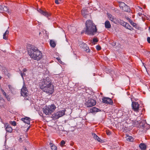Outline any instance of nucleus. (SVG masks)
I'll return each instance as SVG.
<instances>
[{
	"instance_id": "nucleus-1",
	"label": "nucleus",
	"mask_w": 150,
	"mask_h": 150,
	"mask_svg": "<svg viewBox=\"0 0 150 150\" xmlns=\"http://www.w3.org/2000/svg\"><path fill=\"white\" fill-rule=\"evenodd\" d=\"M40 88L44 92L52 94L54 91V87L51 79L48 77L43 78L39 83Z\"/></svg>"
},
{
	"instance_id": "nucleus-2",
	"label": "nucleus",
	"mask_w": 150,
	"mask_h": 150,
	"mask_svg": "<svg viewBox=\"0 0 150 150\" xmlns=\"http://www.w3.org/2000/svg\"><path fill=\"white\" fill-rule=\"evenodd\" d=\"M86 29L85 33L88 35H93L97 31V29L95 25L91 20H88L86 21Z\"/></svg>"
},
{
	"instance_id": "nucleus-3",
	"label": "nucleus",
	"mask_w": 150,
	"mask_h": 150,
	"mask_svg": "<svg viewBox=\"0 0 150 150\" xmlns=\"http://www.w3.org/2000/svg\"><path fill=\"white\" fill-rule=\"evenodd\" d=\"M29 56L35 60H39L42 57V54L36 47H32L28 52Z\"/></svg>"
},
{
	"instance_id": "nucleus-4",
	"label": "nucleus",
	"mask_w": 150,
	"mask_h": 150,
	"mask_svg": "<svg viewBox=\"0 0 150 150\" xmlns=\"http://www.w3.org/2000/svg\"><path fill=\"white\" fill-rule=\"evenodd\" d=\"M56 107L54 104L46 106L43 109V112L46 115H49L52 113L55 110Z\"/></svg>"
},
{
	"instance_id": "nucleus-5",
	"label": "nucleus",
	"mask_w": 150,
	"mask_h": 150,
	"mask_svg": "<svg viewBox=\"0 0 150 150\" xmlns=\"http://www.w3.org/2000/svg\"><path fill=\"white\" fill-rule=\"evenodd\" d=\"M96 100L91 98H88L86 99L85 103L86 106L88 108L90 107L96 105Z\"/></svg>"
},
{
	"instance_id": "nucleus-6",
	"label": "nucleus",
	"mask_w": 150,
	"mask_h": 150,
	"mask_svg": "<svg viewBox=\"0 0 150 150\" xmlns=\"http://www.w3.org/2000/svg\"><path fill=\"white\" fill-rule=\"evenodd\" d=\"M66 110L64 109L62 110L57 112L53 114L54 117L55 118L58 119L63 116Z\"/></svg>"
},
{
	"instance_id": "nucleus-7",
	"label": "nucleus",
	"mask_w": 150,
	"mask_h": 150,
	"mask_svg": "<svg viewBox=\"0 0 150 150\" xmlns=\"http://www.w3.org/2000/svg\"><path fill=\"white\" fill-rule=\"evenodd\" d=\"M132 106L133 109L135 112H138L139 109V105L138 103L133 102L132 103Z\"/></svg>"
},
{
	"instance_id": "nucleus-8",
	"label": "nucleus",
	"mask_w": 150,
	"mask_h": 150,
	"mask_svg": "<svg viewBox=\"0 0 150 150\" xmlns=\"http://www.w3.org/2000/svg\"><path fill=\"white\" fill-rule=\"evenodd\" d=\"M25 86V85L24 84L21 91V95L24 97L26 96L28 94V90Z\"/></svg>"
},
{
	"instance_id": "nucleus-9",
	"label": "nucleus",
	"mask_w": 150,
	"mask_h": 150,
	"mask_svg": "<svg viewBox=\"0 0 150 150\" xmlns=\"http://www.w3.org/2000/svg\"><path fill=\"white\" fill-rule=\"evenodd\" d=\"M37 10L40 13L47 17L50 16L51 15L50 13H49L46 11H43L40 8L38 9Z\"/></svg>"
},
{
	"instance_id": "nucleus-10",
	"label": "nucleus",
	"mask_w": 150,
	"mask_h": 150,
	"mask_svg": "<svg viewBox=\"0 0 150 150\" xmlns=\"http://www.w3.org/2000/svg\"><path fill=\"white\" fill-rule=\"evenodd\" d=\"M102 102L105 103L109 104L112 105L113 104V102L112 100L107 97H104L102 99Z\"/></svg>"
},
{
	"instance_id": "nucleus-11",
	"label": "nucleus",
	"mask_w": 150,
	"mask_h": 150,
	"mask_svg": "<svg viewBox=\"0 0 150 150\" xmlns=\"http://www.w3.org/2000/svg\"><path fill=\"white\" fill-rule=\"evenodd\" d=\"M89 13L86 8L83 9L81 10V14L85 18H86V15L88 14Z\"/></svg>"
},
{
	"instance_id": "nucleus-12",
	"label": "nucleus",
	"mask_w": 150,
	"mask_h": 150,
	"mask_svg": "<svg viewBox=\"0 0 150 150\" xmlns=\"http://www.w3.org/2000/svg\"><path fill=\"white\" fill-rule=\"evenodd\" d=\"M82 46V48L84 51L86 52H89L90 51V49H89L88 47L87 46L86 44L83 43L81 45Z\"/></svg>"
},
{
	"instance_id": "nucleus-13",
	"label": "nucleus",
	"mask_w": 150,
	"mask_h": 150,
	"mask_svg": "<svg viewBox=\"0 0 150 150\" xmlns=\"http://www.w3.org/2000/svg\"><path fill=\"white\" fill-rule=\"evenodd\" d=\"M30 118L28 117L22 118L21 119V120L24 122L28 124H30Z\"/></svg>"
},
{
	"instance_id": "nucleus-14",
	"label": "nucleus",
	"mask_w": 150,
	"mask_h": 150,
	"mask_svg": "<svg viewBox=\"0 0 150 150\" xmlns=\"http://www.w3.org/2000/svg\"><path fill=\"white\" fill-rule=\"evenodd\" d=\"M5 129L6 131L8 132L11 133L12 131V128L8 123H6L5 125Z\"/></svg>"
},
{
	"instance_id": "nucleus-15",
	"label": "nucleus",
	"mask_w": 150,
	"mask_h": 150,
	"mask_svg": "<svg viewBox=\"0 0 150 150\" xmlns=\"http://www.w3.org/2000/svg\"><path fill=\"white\" fill-rule=\"evenodd\" d=\"M3 11H8L7 7L4 5L0 6V13L2 12Z\"/></svg>"
},
{
	"instance_id": "nucleus-16",
	"label": "nucleus",
	"mask_w": 150,
	"mask_h": 150,
	"mask_svg": "<svg viewBox=\"0 0 150 150\" xmlns=\"http://www.w3.org/2000/svg\"><path fill=\"white\" fill-rule=\"evenodd\" d=\"M109 19L112 22L115 23L117 22L116 18L113 16L111 15L108 14H107Z\"/></svg>"
},
{
	"instance_id": "nucleus-17",
	"label": "nucleus",
	"mask_w": 150,
	"mask_h": 150,
	"mask_svg": "<svg viewBox=\"0 0 150 150\" xmlns=\"http://www.w3.org/2000/svg\"><path fill=\"white\" fill-rule=\"evenodd\" d=\"M125 25V27L131 30H134L133 28L127 23L125 22L123 23Z\"/></svg>"
},
{
	"instance_id": "nucleus-18",
	"label": "nucleus",
	"mask_w": 150,
	"mask_h": 150,
	"mask_svg": "<svg viewBox=\"0 0 150 150\" xmlns=\"http://www.w3.org/2000/svg\"><path fill=\"white\" fill-rule=\"evenodd\" d=\"M105 28L107 29H109L111 28V25L110 22L108 21H106L105 23Z\"/></svg>"
},
{
	"instance_id": "nucleus-19",
	"label": "nucleus",
	"mask_w": 150,
	"mask_h": 150,
	"mask_svg": "<svg viewBox=\"0 0 150 150\" xmlns=\"http://www.w3.org/2000/svg\"><path fill=\"white\" fill-rule=\"evenodd\" d=\"M98 108L94 107L90 109L89 112L93 113L95 112H97L98 111Z\"/></svg>"
},
{
	"instance_id": "nucleus-20",
	"label": "nucleus",
	"mask_w": 150,
	"mask_h": 150,
	"mask_svg": "<svg viewBox=\"0 0 150 150\" xmlns=\"http://www.w3.org/2000/svg\"><path fill=\"white\" fill-rule=\"evenodd\" d=\"M9 33V31L6 30L3 35V38L4 39L7 40L8 38V35Z\"/></svg>"
},
{
	"instance_id": "nucleus-21",
	"label": "nucleus",
	"mask_w": 150,
	"mask_h": 150,
	"mask_svg": "<svg viewBox=\"0 0 150 150\" xmlns=\"http://www.w3.org/2000/svg\"><path fill=\"white\" fill-rule=\"evenodd\" d=\"M139 147L142 150H145L146 148V146L145 144L143 143H141L139 145Z\"/></svg>"
},
{
	"instance_id": "nucleus-22",
	"label": "nucleus",
	"mask_w": 150,
	"mask_h": 150,
	"mask_svg": "<svg viewBox=\"0 0 150 150\" xmlns=\"http://www.w3.org/2000/svg\"><path fill=\"white\" fill-rule=\"evenodd\" d=\"M124 11H128L129 10V7L126 5L122 9Z\"/></svg>"
},
{
	"instance_id": "nucleus-23",
	"label": "nucleus",
	"mask_w": 150,
	"mask_h": 150,
	"mask_svg": "<svg viewBox=\"0 0 150 150\" xmlns=\"http://www.w3.org/2000/svg\"><path fill=\"white\" fill-rule=\"evenodd\" d=\"M50 44L51 46L53 47H54L56 46V44L55 42L53 40H50Z\"/></svg>"
},
{
	"instance_id": "nucleus-24",
	"label": "nucleus",
	"mask_w": 150,
	"mask_h": 150,
	"mask_svg": "<svg viewBox=\"0 0 150 150\" xmlns=\"http://www.w3.org/2000/svg\"><path fill=\"white\" fill-rule=\"evenodd\" d=\"M50 145L52 150H57V147L56 146L51 143H50Z\"/></svg>"
},
{
	"instance_id": "nucleus-25",
	"label": "nucleus",
	"mask_w": 150,
	"mask_h": 150,
	"mask_svg": "<svg viewBox=\"0 0 150 150\" xmlns=\"http://www.w3.org/2000/svg\"><path fill=\"white\" fill-rule=\"evenodd\" d=\"M126 4L125 3L122 2H120L119 4V6L122 9L125 6Z\"/></svg>"
},
{
	"instance_id": "nucleus-26",
	"label": "nucleus",
	"mask_w": 150,
	"mask_h": 150,
	"mask_svg": "<svg viewBox=\"0 0 150 150\" xmlns=\"http://www.w3.org/2000/svg\"><path fill=\"white\" fill-rule=\"evenodd\" d=\"M127 140L128 141L132 142L133 141V139L132 137L127 136Z\"/></svg>"
},
{
	"instance_id": "nucleus-27",
	"label": "nucleus",
	"mask_w": 150,
	"mask_h": 150,
	"mask_svg": "<svg viewBox=\"0 0 150 150\" xmlns=\"http://www.w3.org/2000/svg\"><path fill=\"white\" fill-rule=\"evenodd\" d=\"M94 138L96 139L97 140V141H98V142H100V140H101L99 138L97 135L95 134L94 135Z\"/></svg>"
},
{
	"instance_id": "nucleus-28",
	"label": "nucleus",
	"mask_w": 150,
	"mask_h": 150,
	"mask_svg": "<svg viewBox=\"0 0 150 150\" xmlns=\"http://www.w3.org/2000/svg\"><path fill=\"white\" fill-rule=\"evenodd\" d=\"M1 91L2 92L3 94V95L6 97V98H7L8 97V96L5 92L4 91L3 89H1Z\"/></svg>"
},
{
	"instance_id": "nucleus-29",
	"label": "nucleus",
	"mask_w": 150,
	"mask_h": 150,
	"mask_svg": "<svg viewBox=\"0 0 150 150\" xmlns=\"http://www.w3.org/2000/svg\"><path fill=\"white\" fill-rule=\"evenodd\" d=\"M98 41V40L96 38H94L93 40L92 44H95V42H97Z\"/></svg>"
},
{
	"instance_id": "nucleus-30",
	"label": "nucleus",
	"mask_w": 150,
	"mask_h": 150,
	"mask_svg": "<svg viewBox=\"0 0 150 150\" xmlns=\"http://www.w3.org/2000/svg\"><path fill=\"white\" fill-rule=\"evenodd\" d=\"M8 87L9 89H10V91L11 92L14 89V88L12 87V86L11 85H8Z\"/></svg>"
},
{
	"instance_id": "nucleus-31",
	"label": "nucleus",
	"mask_w": 150,
	"mask_h": 150,
	"mask_svg": "<svg viewBox=\"0 0 150 150\" xmlns=\"http://www.w3.org/2000/svg\"><path fill=\"white\" fill-rule=\"evenodd\" d=\"M9 122L13 126H15L16 125V122L15 121H11Z\"/></svg>"
},
{
	"instance_id": "nucleus-32",
	"label": "nucleus",
	"mask_w": 150,
	"mask_h": 150,
	"mask_svg": "<svg viewBox=\"0 0 150 150\" xmlns=\"http://www.w3.org/2000/svg\"><path fill=\"white\" fill-rule=\"evenodd\" d=\"M131 24L134 27L137 28V25L135 23H134L133 22H132Z\"/></svg>"
},
{
	"instance_id": "nucleus-33",
	"label": "nucleus",
	"mask_w": 150,
	"mask_h": 150,
	"mask_svg": "<svg viewBox=\"0 0 150 150\" xmlns=\"http://www.w3.org/2000/svg\"><path fill=\"white\" fill-rule=\"evenodd\" d=\"M20 74L22 78H23V76H25V74L24 72H22V71H20Z\"/></svg>"
},
{
	"instance_id": "nucleus-34",
	"label": "nucleus",
	"mask_w": 150,
	"mask_h": 150,
	"mask_svg": "<svg viewBox=\"0 0 150 150\" xmlns=\"http://www.w3.org/2000/svg\"><path fill=\"white\" fill-rule=\"evenodd\" d=\"M65 143V142L64 140H62L60 142V145L61 146H63Z\"/></svg>"
},
{
	"instance_id": "nucleus-35",
	"label": "nucleus",
	"mask_w": 150,
	"mask_h": 150,
	"mask_svg": "<svg viewBox=\"0 0 150 150\" xmlns=\"http://www.w3.org/2000/svg\"><path fill=\"white\" fill-rule=\"evenodd\" d=\"M96 48L98 50H99L101 49V48L99 45H98L96 46Z\"/></svg>"
},
{
	"instance_id": "nucleus-36",
	"label": "nucleus",
	"mask_w": 150,
	"mask_h": 150,
	"mask_svg": "<svg viewBox=\"0 0 150 150\" xmlns=\"http://www.w3.org/2000/svg\"><path fill=\"white\" fill-rule=\"evenodd\" d=\"M147 41L148 43H150V37H148L147 38Z\"/></svg>"
},
{
	"instance_id": "nucleus-37",
	"label": "nucleus",
	"mask_w": 150,
	"mask_h": 150,
	"mask_svg": "<svg viewBox=\"0 0 150 150\" xmlns=\"http://www.w3.org/2000/svg\"><path fill=\"white\" fill-rule=\"evenodd\" d=\"M27 69L26 68H24L23 70V72H26L27 71Z\"/></svg>"
},
{
	"instance_id": "nucleus-38",
	"label": "nucleus",
	"mask_w": 150,
	"mask_h": 150,
	"mask_svg": "<svg viewBox=\"0 0 150 150\" xmlns=\"http://www.w3.org/2000/svg\"><path fill=\"white\" fill-rule=\"evenodd\" d=\"M58 0H55V3L57 4H59V3L58 1Z\"/></svg>"
},
{
	"instance_id": "nucleus-39",
	"label": "nucleus",
	"mask_w": 150,
	"mask_h": 150,
	"mask_svg": "<svg viewBox=\"0 0 150 150\" xmlns=\"http://www.w3.org/2000/svg\"><path fill=\"white\" fill-rule=\"evenodd\" d=\"M129 21L131 24L132 23V22H133L130 19H129Z\"/></svg>"
},
{
	"instance_id": "nucleus-40",
	"label": "nucleus",
	"mask_w": 150,
	"mask_h": 150,
	"mask_svg": "<svg viewBox=\"0 0 150 150\" xmlns=\"http://www.w3.org/2000/svg\"><path fill=\"white\" fill-rule=\"evenodd\" d=\"M7 76H8V78H10V76H11V75H10V74L8 73V74H7Z\"/></svg>"
},
{
	"instance_id": "nucleus-41",
	"label": "nucleus",
	"mask_w": 150,
	"mask_h": 150,
	"mask_svg": "<svg viewBox=\"0 0 150 150\" xmlns=\"http://www.w3.org/2000/svg\"><path fill=\"white\" fill-rule=\"evenodd\" d=\"M107 134L108 135H110V132H107Z\"/></svg>"
},
{
	"instance_id": "nucleus-42",
	"label": "nucleus",
	"mask_w": 150,
	"mask_h": 150,
	"mask_svg": "<svg viewBox=\"0 0 150 150\" xmlns=\"http://www.w3.org/2000/svg\"><path fill=\"white\" fill-rule=\"evenodd\" d=\"M2 79V77L0 76V80H1Z\"/></svg>"
},
{
	"instance_id": "nucleus-43",
	"label": "nucleus",
	"mask_w": 150,
	"mask_h": 150,
	"mask_svg": "<svg viewBox=\"0 0 150 150\" xmlns=\"http://www.w3.org/2000/svg\"><path fill=\"white\" fill-rule=\"evenodd\" d=\"M149 31L150 32V27H149Z\"/></svg>"
},
{
	"instance_id": "nucleus-44",
	"label": "nucleus",
	"mask_w": 150,
	"mask_h": 150,
	"mask_svg": "<svg viewBox=\"0 0 150 150\" xmlns=\"http://www.w3.org/2000/svg\"><path fill=\"white\" fill-rule=\"evenodd\" d=\"M25 150H27V149H26V148L25 149Z\"/></svg>"
},
{
	"instance_id": "nucleus-45",
	"label": "nucleus",
	"mask_w": 150,
	"mask_h": 150,
	"mask_svg": "<svg viewBox=\"0 0 150 150\" xmlns=\"http://www.w3.org/2000/svg\"><path fill=\"white\" fill-rule=\"evenodd\" d=\"M29 129V128H28V129Z\"/></svg>"
},
{
	"instance_id": "nucleus-46",
	"label": "nucleus",
	"mask_w": 150,
	"mask_h": 150,
	"mask_svg": "<svg viewBox=\"0 0 150 150\" xmlns=\"http://www.w3.org/2000/svg\"><path fill=\"white\" fill-rule=\"evenodd\" d=\"M59 0V1H61L62 0Z\"/></svg>"
}]
</instances>
